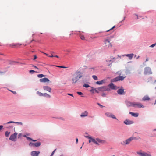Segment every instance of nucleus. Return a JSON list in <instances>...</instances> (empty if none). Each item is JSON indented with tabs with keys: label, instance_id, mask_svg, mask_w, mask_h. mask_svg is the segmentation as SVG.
I'll return each mask as SVG.
<instances>
[{
	"label": "nucleus",
	"instance_id": "obj_1",
	"mask_svg": "<svg viewBox=\"0 0 156 156\" xmlns=\"http://www.w3.org/2000/svg\"><path fill=\"white\" fill-rule=\"evenodd\" d=\"M83 76V73L78 70L76 71L75 73L73 74V77L71 79L73 84L76 83Z\"/></svg>",
	"mask_w": 156,
	"mask_h": 156
},
{
	"label": "nucleus",
	"instance_id": "obj_2",
	"mask_svg": "<svg viewBox=\"0 0 156 156\" xmlns=\"http://www.w3.org/2000/svg\"><path fill=\"white\" fill-rule=\"evenodd\" d=\"M136 153L140 156H151V155L150 154L147 153L143 151L140 150V151H137Z\"/></svg>",
	"mask_w": 156,
	"mask_h": 156
},
{
	"label": "nucleus",
	"instance_id": "obj_3",
	"mask_svg": "<svg viewBox=\"0 0 156 156\" xmlns=\"http://www.w3.org/2000/svg\"><path fill=\"white\" fill-rule=\"evenodd\" d=\"M17 134V133H15L14 134L11 135L9 138V139L12 141H16V140Z\"/></svg>",
	"mask_w": 156,
	"mask_h": 156
},
{
	"label": "nucleus",
	"instance_id": "obj_4",
	"mask_svg": "<svg viewBox=\"0 0 156 156\" xmlns=\"http://www.w3.org/2000/svg\"><path fill=\"white\" fill-rule=\"evenodd\" d=\"M140 138V137H139L138 138H136V137H131L129 139H127L125 141V143L126 144H128L131 142L132 140Z\"/></svg>",
	"mask_w": 156,
	"mask_h": 156
},
{
	"label": "nucleus",
	"instance_id": "obj_5",
	"mask_svg": "<svg viewBox=\"0 0 156 156\" xmlns=\"http://www.w3.org/2000/svg\"><path fill=\"white\" fill-rule=\"evenodd\" d=\"M133 107L134 108H143L144 106L141 103H140L134 102Z\"/></svg>",
	"mask_w": 156,
	"mask_h": 156
},
{
	"label": "nucleus",
	"instance_id": "obj_6",
	"mask_svg": "<svg viewBox=\"0 0 156 156\" xmlns=\"http://www.w3.org/2000/svg\"><path fill=\"white\" fill-rule=\"evenodd\" d=\"M105 44V46L108 48L111 47L112 45L110 42V41L108 39H106L104 41Z\"/></svg>",
	"mask_w": 156,
	"mask_h": 156
},
{
	"label": "nucleus",
	"instance_id": "obj_7",
	"mask_svg": "<svg viewBox=\"0 0 156 156\" xmlns=\"http://www.w3.org/2000/svg\"><path fill=\"white\" fill-rule=\"evenodd\" d=\"M115 59L114 57H111V58L108 59V60H106L107 64H108V66H110V65L112 64V63L113 61L112 60V59Z\"/></svg>",
	"mask_w": 156,
	"mask_h": 156
},
{
	"label": "nucleus",
	"instance_id": "obj_8",
	"mask_svg": "<svg viewBox=\"0 0 156 156\" xmlns=\"http://www.w3.org/2000/svg\"><path fill=\"white\" fill-rule=\"evenodd\" d=\"M117 93L120 95L125 94V92H124V89L122 87L121 88V89H119L117 91Z\"/></svg>",
	"mask_w": 156,
	"mask_h": 156
},
{
	"label": "nucleus",
	"instance_id": "obj_9",
	"mask_svg": "<svg viewBox=\"0 0 156 156\" xmlns=\"http://www.w3.org/2000/svg\"><path fill=\"white\" fill-rule=\"evenodd\" d=\"M105 114L108 117H111L112 118L117 119L115 116L113 114L111 113L107 112Z\"/></svg>",
	"mask_w": 156,
	"mask_h": 156
},
{
	"label": "nucleus",
	"instance_id": "obj_10",
	"mask_svg": "<svg viewBox=\"0 0 156 156\" xmlns=\"http://www.w3.org/2000/svg\"><path fill=\"white\" fill-rule=\"evenodd\" d=\"M88 113L87 111H85L84 112H82L80 115V116L82 118L84 117L88 116Z\"/></svg>",
	"mask_w": 156,
	"mask_h": 156
},
{
	"label": "nucleus",
	"instance_id": "obj_11",
	"mask_svg": "<svg viewBox=\"0 0 156 156\" xmlns=\"http://www.w3.org/2000/svg\"><path fill=\"white\" fill-rule=\"evenodd\" d=\"M39 81L41 82L45 83L46 82L49 81V80L48 78L46 77H44L43 78L40 79L39 80Z\"/></svg>",
	"mask_w": 156,
	"mask_h": 156
},
{
	"label": "nucleus",
	"instance_id": "obj_12",
	"mask_svg": "<svg viewBox=\"0 0 156 156\" xmlns=\"http://www.w3.org/2000/svg\"><path fill=\"white\" fill-rule=\"evenodd\" d=\"M39 153V151H32L31 154L32 156H38Z\"/></svg>",
	"mask_w": 156,
	"mask_h": 156
},
{
	"label": "nucleus",
	"instance_id": "obj_13",
	"mask_svg": "<svg viewBox=\"0 0 156 156\" xmlns=\"http://www.w3.org/2000/svg\"><path fill=\"white\" fill-rule=\"evenodd\" d=\"M106 81V79H104L101 81H97L96 82V84H97L101 85L105 83Z\"/></svg>",
	"mask_w": 156,
	"mask_h": 156
},
{
	"label": "nucleus",
	"instance_id": "obj_14",
	"mask_svg": "<svg viewBox=\"0 0 156 156\" xmlns=\"http://www.w3.org/2000/svg\"><path fill=\"white\" fill-rule=\"evenodd\" d=\"M108 86L112 89H117V86L115 85L112 83L108 85Z\"/></svg>",
	"mask_w": 156,
	"mask_h": 156
},
{
	"label": "nucleus",
	"instance_id": "obj_15",
	"mask_svg": "<svg viewBox=\"0 0 156 156\" xmlns=\"http://www.w3.org/2000/svg\"><path fill=\"white\" fill-rule=\"evenodd\" d=\"M43 89L44 90L47 91L49 92H51V88L48 86H44L43 87Z\"/></svg>",
	"mask_w": 156,
	"mask_h": 156
},
{
	"label": "nucleus",
	"instance_id": "obj_16",
	"mask_svg": "<svg viewBox=\"0 0 156 156\" xmlns=\"http://www.w3.org/2000/svg\"><path fill=\"white\" fill-rule=\"evenodd\" d=\"M151 71V69L149 67H146L145 69L144 73L145 74L149 73Z\"/></svg>",
	"mask_w": 156,
	"mask_h": 156
},
{
	"label": "nucleus",
	"instance_id": "obj_17",
	"mask_svg": "<svg viewBox=\"0 0 156 156\" xmlns=\"http://www.w3.org/2000/svg\"><path fill=\"white\" fill-rule=\"evenodd\" d=\"M98 90H99V91H105L106 90V89L105 87H99L98 88Z\"/></svg>",
	"mask_w": 156,
	"mask_h": 156
},
{
	"label": "nucleus",
	"instance_id": "obj_18",
	"mask_svg": "<svg viewBox=\"0 0 156 156\" xmlns=\"http://www.w3.org/2000/svg\"><path fill=\"white\" fill-rule=\"evenodd\" d=\"M126 104L128 107L132 106L133 107L134 102H132L130 101H127L126 102Z\"/></svg>",
	"mask_w": 156,
	"mask_h": 156
},
{
	"label": "nucleus",
	"instance_id": "obj_19",
	"mask_svg": "<svg viewBox=\"0 0 156 156\" xmlns=\"http://www.w3.org/2000/svg\"><path fill=\"white\" fill-rule=\"evenodd\" d=\"M124 123L126 125H129L132 124L133 122L132 121L129 120H125L124 122Z\"/></svg>",
	"mask_w": 156,
	"mask_h": 156
},
{
	"label": "nucleus",
	"instance_id": "obj_20",
	"mask_svg": "<svg viewBox=\"0 0 156 156\" xmlns=\"http://www.w3.org/2000/svg\"><path fill=\"white\" fill-rule=\"evenodd\" d=\"M129 114H131L132 116L136 117H137L139 115V114L138 113H134L129 112Z\"/></svg>",
	"mask_w": 156,
	"mask_h": 156
},
{
	"label": "nucleus",
	"instance_id": "obj_21",
	"mask_svg": "<svg viewBox=\"0 0 156 156\" xmlns=\"http://www.w3.org/2000/svg\"><path fill=\"white\" fill-rule=\"evenodd\" d=\"M119 80L118 77L117 76L115 78H113L111 80V83L114 82L118 81Z\"/></svg>",
	"mask_w": 156,
	"mask_h": 156
},
{
	"label": "nucleus",
	"instance_id": "obj_22",
	"mask_svg": "<svg viewBox=\"0 0 156 156\" xmlns=\"http://www.w3.org/2000/svg\"><path fill=\"white\" fill-rule=\"evenodd\" d=\"M96 140L98 143H100L101 144H103L105 143V140H101L98 138H96Z\"/></svg>",
	"mask_w": 156,
	"mask_h": 156
},
{
	"label": "nucleus",
	"instance_id": "obj_23",
	"mask_svg": "<svg viewBox=\"0 0 156 156\" xmlns=\"http://www.w3.org/2000/svg\"><path fill=\"white\" fill-rule=\"evenodd\" d=\"M125 56L128 57L129 58V59L130 60L133 57V56L134 55V54H128L127 55H125Z\"/></svg>",
	"mask_w": 156,
	"mask_h": 156
},
{
	"label": "nucleus",
	"instance_id": "obj_24",
	"mask_svg": "<svg viewBox=\"0 0 156 156\" xmlns=\"http://www.w3.org/2000/svg\"><path fill=\"white\" fill-rule=\"evenodd\" d=\"M150 98L147 95L144 96L142 98V100L143 101L149 100Z\"/></svg>",
	"mask_w": 156,
	"mask_h": 156
},
{
	"label": "nucleus",
	"instance_id": "obj_25",
	"mask_svg": "<svg viewBox=\"0 0 156 156\" xmlns=\"http://www.w3.org/2000/svg\"><path fill=\"white\" fill-rule=\"evenodd\" d=\"M91 140L92 142L94 144H96L98 145H99V143H98L96 139H94L92 138L91 139Z\"/></svg>",
	"mask_w": 156,
	"mask_h": 156
},
{
	"label": "nucleus",
	"instance_id": "obj_26",
	"mask_svg": "<svg viewBox=\"0 0 156 156\" xmlns=\"http://www.w3.org/2000/svg\"><path fill=\"white\" fill-rule=\"evenodd\" d=\"M118 78H119V81H120V80L122 81V80H123L126 77V76H118Z\"/></svg>",
	"mask_w": 156,
	"mask_h": 156
},
{
	"label": "nucleus",
	"instance_id": "obj_27",
	"mask_svg": "<svg viewBox=\"0 0 156 156\" xmlns=\"http://www.w3.org/2000/svg\"><path fill=\"white\" fill-rule=\"evenodd\" d=\"M34 146L35 147H38L40 146L41 143L40 142H37L34 143Z\"/></svg>",
	"mask_w": 156,
	"mask_h": 156
},
{
	"label": "nucleus",
	"instance_id": "obj_28",
	"mask_svg": "<svg viewBox=\"0 0 156 156\" xmlns=\"http://www.w3.org/2000/svg\"><path fill=\"white\" fill-rule=\"evenodd\" d=\"M80 39L82 40H85V38L84 36L81 34H80Z\"/></svg>",
	"mask_w": 156,
	"mask_h": 156
},
{
	"label": "nucleus",
	"instance_id": "obj_29",
	"mask_svg": "<svg viewBox=\"0 0 156 156\" xmlns=\"http://www.w3.org/2000/svg\"><path fill=\"white\" fill-rule=\"evenodd\" d=\"M45 75H44L43 74H38L37 75V76L38 77V78H42L43 77H45Z\"/></svg>",
	"mask_w": 156,
	"mask_h": 156
},
{
	"label": "nucleus",
	"instance_id": "obj_30",
	"mask_svg": "<svg viewBox=\"0 0 156 156\" xmlns=\"http://www.w3.org/2000/svg\"><path fill=\"white\" fill-rule=\"evenodd\" d=\"M43 96L48 97L49 98H50L51 97L50 95L47 94V93L43 94Z\"/></svg>",
	"mask_w": 156,
	"mask_h": 156
},
{
	"label": "nucleus",
	"instance_id": "obj_31",
	"mask_svg": "<svg viewBox=\"0 0 156 156\" xmlns=\"http://www.w3.org/2000/svg\"><path fill=\"white\" fill-rule=\"evenodd\" d=\"M37 93L40 96H43V93H42L39 91H37Z\"/></svg>",
	"mask_w": 156,
	"mask_h": 156
},
{
	"label": "nucleus",
	"instance_id": "obj_32",
	"mask_svg": "<svg viewBox=\"0 0 156 156\" xmlns=\"http://www.w3.org/2000/svg\"><path fill=\"white\" fill-rule=\"evenodd\" d=\"M10 133V132L6 131L5 133V136L6 137H8Z\"/></svg>",
	"mask_w": 156,
	"mask_h": 156
},
{
	"label": "nucleus",
	"instance_id": "obj_33",
	"mask_svg": "<svg viewBox=\"0 0 156 156\" xmlns=\"http://www.w3.org/2000/svg\"><path fill=\"white\" fill-rule=\"evenodd\" d=\"M91 91H94L95 92L98 93H99V90H98V88H96L95 89H92V90H91Z\"/></svg>",
	"mask_w": 156,
	"mask_h": 156
},
{
	"label": "nucleus",
	"instance_id": "obj_34",
	"mask_svg": "<svg viewBox=\"0 0 156 156\" xmlns=\"http://www.w3.org/2000/svg\"><path fill=\"white\" fill-rule=\"evenodd\" d=\"M17 45H21V44H10V46L12 47H13L14 46H16Z\"/></svg>",
	"mask_w": 156,
	"mask_h": 156
},
{
	"label": "nucleus",
	"instance_id": "obj_35",
	"mask_svg": "<svg viewBox=\"0 0 156 156\" xmlns=\"http://www.w3.org/2000/svg\"><path fill=\"white\" fill-rule=\"evenodd\" d=\"M92 77L94 80H98V78L95 75H93L92 76Z\"/></svg>",
	"mask_w": 156,
	"mask_h": 156
},
{
	"label": "nucleus",
	"instance_id": "obj_36",
	"mask_svg": "<svg viewBox=\"0 0 156 156\" xmlns=\"http://www.w3.org/2000/svg\"><path fill=\"white\" fill-rule=\"evenodd\" d=\"M83 87L87 88L90 87V86L88 84H85L83 85Z\"/></svg>",
	"mask_w": 156,
	"mask_h": 156
},
{
	"label": "nucleus",
	"instance_id": "obj_37",
	"mask_svg": "<svg viewBox=\"0 0 156 156\" xmlns=\"http://www.w3.org/2000/svg\"><path fill=\"white\" fill-rule=\"evenodd\" d=\"M115 27V26H113L112 28H111L110 29L107 30L106 31V32H109V31H111L112 30H113Z\"/></svg>",
	"mask_w": 156,
	"mask_h": 156
},
{
	"label": "nucleus",
	"instance_id": "obj_38",
	"mask_svg": "<svg viewBox=\"0 0 156 156\" xmlns=\"http://www.w3.org/2000/svg\"><path fill=\"white\" fill-rule=\"evenodd\" d=\"M34 143L30 142L29 144V145L30 146H34Z\"/></svg>",
	"mask_w": 156,
	"mask_h": 156
},
{
	"label": "nucleus",
	"instance_id": "obj_39",
	"mask_svg": "<svg viewBox=\"0 0 156 156\" xmlns=\"http://www.w3.org/2000/svg\"><path fill=\"white\" fill-rule=\"evenodd\" d=\"M55 66L57 67H59V68H67V67L64 66Z\"/></svg>",
	"mask_w": 156,
	"mask_h": 156
},
{
	"label": "nucleus",
	"instance_id": "obj_40",
	"mask_svg": "<svg viewBox=\"0 0 156 156\" xmlns=\"http://www.w3.org/2000/svg\"><path fill=\"white\" fill-rule=\"evenodd\" d=\"M18 125H22L23 123L21 122H15Z\"/></svg>",
	"mask_w": 156,
	"mask_h": 156
},
{
	"label": "nucleus",
	"instance_id": "obj_41",
	"mask_svg": "<svg viewBox=\"0 0 156 156\" xmlns=\"http://www.w3.org/2000/svg\"><path fill=\"white\" fill-rule=\"evenodd\" d=\"M77 93L79 95H81L83 94V93L81 92H77Z\"/></svg>",
	"mask_w": 156,
	"mask_h": 156
},
{
	"label": "nucleus",
	"instance_id": "obj_42",
	"mask_svg": "<svg viewBox=\"0 0 156 156\" xmlns=\"http://www.w3.org/2000/svg\"><path fill=\"white\" fill-rule=\"evenodd\" d=\"M156 45V43L154 44H153L151 45L150 46V47H154L155 45Z\"/></svg>",
	"mask_w": 156,
	"mask_h": 156
},
{
	"label": "nucleus",
	"instance_id": "obj_43",
	"mask_svg": "<svg viewBox=\"0 0 156 156\" xmlns=\"http://www.w3.org/2000/svg\"><path fill=\"white\" fill-rule=\"evenodd\" d=\"M56 150V149H55V150H54V151L52 152L51 153V155L50 156H52L53 155V154H54V153H55V151Z\"/></svg>",
	"mask_w": 156,
	"mask_h": 156
},
{
	"label": "nucleus",
	"instance_id": "obj_44",
	"mask_svg": "<svg viewBox=\"0 0 156 156\" xmlns=\"http://www.w3.org/2000/svg\"><path fill=\"white\" fill-rule=\"evenodd\" d=\"M97 104L99 105V106H100V107L101 108H103V106L101 105L99 103H97Z\"/></svg>",
	"mask_w": 156,
	"mask_h": 156
},
{
	"label": "nucleus",
	"instance_id": "obj_45",
	"mask_svg": "<svg viewBox=\"0 0 156 156\" xmlns=\"http://www.w3.org/2000/svg\"><path fill=\"white\" fill-rule=\"evenodd\" d=\"M86 137L88 139H91L92 138V137L89 136H86Z\"/></svg>",
	"mask_w": 156,
	"mask_h": 156
},
{
	"label": "nucleus",
	"instance_id": "obj_46",
	"mask_svg": "<svg viewBox=\"0 0 156 156\" xmlns=\"http://www.w3.org/2000/svg\"><path fill=\"white\" fill-rule=\"evenodd\" d=\"M37 58V57L36 55H34V58H33V60H35Z\"/></svg>",
	"mask_w": 156,
	"mask_h": 156
},
{
	"label": "nucleus",
	"instance_id": "obj_47",
	"mask_svg": "<svg viewBox=\"0 0 156 156\" xmlns=\"http://www.w3.org/2000/svg\"><path fill=\"white\" fill-rule=\"evenodd\" d=\"M15 123V122H13V121H9V122H8L7 123L8 124H9V123Z\"/></svg>",
	"mask_w": 156,
	"mask_h": 156
},
{
	"label": "nucleus",
	"instance_id": "obj_48",
	"mask_svg": "<svg viewBox=\"0 0 156 156\" xmlns=\"http://www.w3.org/2000/svg\"><path fill=\"white\" fill-rule=\"evenodd\" d=\"M35 72V71L33 70H30V73H34Z\"/></svg>",
	"mask_w": 156,
	"mask_h": 156
},
{
	"label": "nucleus",
	"instance_id": "obj_49",
	"mask_svg": "<svg viewBox=\"0 0 156 156\" xmlns=\"http://www.w3.org/2000/svg\"><path fill=\"white\" fill-rule=\"evenodd\" d=\"M10 91L14 94H16V91H13L11 90H10Z\"/></svg>",
	"mask_w": 156,
	"mask_h": 156
},
{
	"label": "nucleus",
	"instance_id": "obj_50",
	"mask_svg": "<svg viewBox=\"0 0 156 156\" xmlns=\"http://www.w3.org/2000/svg\"><path fill=\"white\" fill-rule=\"evenodd\" d=\"M3 126L2 125H0V131L2 129Z\"/></svg>",
	"mask_w": 156,
	"mask_h": 156
},
{
	"label": "nucleus",
	"instance_id": "obj_51",
	"mask_svg": "<svg viewBox=\"0 0 156 156\" xmlns=\"http://www.w3.org/2000/svg\"><path fill=\"white\" fill-rule=\"evenodd\" d=\"M27 138L28 140H32V139L31 138H30L29 137H27Z\"/></svg>",
	"mask_w": 156,
	"mask_h": 156
},
{
	"label": "nucleus",
	"instance_id": "obj_52",
	"mask_svg": "<svg viewBox=\"0 0 156 156\" xmlns=\"http://www.w3.org/2000/svg\"><path fill=\"white\" fill-rule=\"evenodd\" d=\"M68 95L73 97L72 94L68 93Z\"/></svg>",
	"mask_w": 156,
	"mask_h": 156
},
{
	"label": "nucleus",
	"instance_id": "obj_53",
	"mask_svg": "<svg viewBox=\"0 0 156 156\" xmlns=\"http://www.w3.org/2000/svg\"><path fill=\"white\" fill-rule=\"evenodd\" d=\"M54 56H53V55H52V54H51V55L50 56H48V57H54Z\"/></svg>",
	"mask_w": 156,
	"mask_h": 156
},
{
	"label": "nucleus",
	"instance_id": "obj_54",
	"mask_svg": "<svg viewBox=\"0 0 156 156\" xmlns=\"http://www.w3.org/2000/svg\"><path fill=\"white\" fill-rule=\"evenodd\" d=\"M21 135H22V134L21 133L19 134L18 136V138L19 137H20V136H21Z\"/></svg>",
	"mask_w": 156,
	"mask_h": 156
},
{
	"label": "nucleus",
	"instance_id": "obj_55",
	"mask_svg": "<svg viewBox=\"0 0 156 156\" xmlns=\"http://www.w3.org/2000/svg\"><path fill=\"white\" fill-rule=\"evenodd\" d=\"M149 60V58H148L147 57L146 59V61L145 62H147V61Z\"/></svg>",
	"mask_w": 156,
	"mask_h": 156
},
{
	"label": "nucleus",
	"instance_id": "obj_56",
	"mask_svg": "<svg viewBox=\"0 0 156 156\" xmlns=\"http://www.w3.org/2000/svg\"><path fill=\"white\" fill-rule=\"evenodd\" d=\"M44 53V54L46 56H48V57L49 55H48V54H47V53Z\"/></svg>",
	"mask_w": 156,
	"mask_h": 156
},
{
	"label": "nucleus",
	"instance_id": "obj_57",
	"mask_svg": "<svg viewBox=\"0 0 156 156\" xmlns=\"http://www.w3.org/2000/svg\"><path fill=\"white\" fill-rule=\"evenodd\" d=\"M76 143L77 144L78 142V139L77 138H76Z\"/></svg>",
	"mask_w": 156,
	"mask_h": 156
},
{
	"label": "nucleus",
	"instance_id": "obj_58",
	"mask_svg": "<svg viewBox=\"0 0 156 156\" xmlns=\"http://www.w3.org/2000/svg\"><path fill=\"white\" fill-rule=\"evenodd\" d=\"M34 66V68H36L37 69H38V68L37 66H34H34Z\"/></svg>",
	"mask_w": 156,
	"mask_h": 156
},
{
	"label": "nucleus",
	"instance_id": "obj_59",
	"mask_svg": "<svg viewBox=\"0 0 156 156\" xmlns=\"http://www.w3.org/2000/svg\"><path fill=\"white\" fill-rule=\"evenodd\" d=\"M135 15L137 16V19H138V15H137V14H135Z\"/></svg>",
	"mask_w": 156,
	"mask_h": 156
},
{
	"label": "nucleus",
	"instance_id": "obj_60",
	"mask_svg": "<svg viewBox=\"0 0 156 156\" xmlns=\"http://www.w3.org/2000/svg\"><path fill=\"white\" fill-rule=\"evenodd\" d=\"M54 57H57V58H59L58 56V55H55V56H54Z\"/></svg>",
	"mask_w": 156,
	"mask_h": 156
},
{
	"label": "nucleus",
	"instance_id": "obj_61",
	"mask_svg": "<svg viewBox=\"0 0 156 156\" xmlns=\"http://www.w3.org/2000/svg\"><path fill=\"white\" fill-rule=\"evenodd\" d=\"M33 41H35L33 39L30 41V43H31Z\"/></svg>",
	"mask_w": 156,
	"mask_h": 156
},
{
	"label": "nucleus",
	"instance_id": "obj_62",
	"mask_svg": "<svg viewBox=\"0 0 156 156\" xmlns=\"http://www.w3.org/2000/svg\"><path fill=\"white\" fill-rule=\"evenodd\" d=\"M117 73H118V75L119 76H120L121 75V73H119L118 72Z\"/></svg>",
	"mask_w": 156,
	"mask_h": 156
},
{
	"label": "nucleus",
	"instance_id": "obj_63",
	"mask_svg": "<svg viewBox=\"0 0 156 156\" xmlns=\"http://www.w3.org/2000/svg\"><path fill=\"white\" fill-rule=\"evenodd\" d=\"M92 142L91 140V139H90V140H89V143Z\"/></svg>",
	"mask_w": 156,
	"mask_h": 156
},
{
	"label": "nucleus",
	"instance_id": "obj_64",
	"mask_svg": "<svg viewBox=\"0 0 156 156\" xmlns=\"http://www.w3.org/2000/svg\"><path fill=\"white\" fill-rule=\"evenodd\" d=\"M31 140L35 142L37 141V140H34L32 139V140Z\"/></svg>",
	"mask_w": 156,
	"mask_h": 156
}]
</instances>
